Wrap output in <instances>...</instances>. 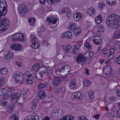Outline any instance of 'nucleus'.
<instances>
[{
    "label": "nucleus",
    "instance_id": "f257e3e1",
    "mask_svg": "<svg viewBox=\"0 0 120 120\" xmlns=\"http://www.w3.org/2000/svg\"><path fill=\"white\" fill-rule=\"evenodd\" d=\"M106 22L109 27L117 28L120 26V16L114 13L110 14L107 16Z\"/></svg>",
    "mask_w": 120,
    "mask_h": 120
},
{
    "label": "nucleus",
    "instance_id": "f03ea898",
    "mask_svg": "<svg viewBox=\"0 0 120 120\" xmlns=\"http://www.w3.org/2000/svg\"><path fill=\"white\" fill-rule=\"evenodd\" d=\"M18 12L19 14L23 17L26 14L28 13L29 10L28 7L25 5L22 4L18 7Z\"/></svg>",
    "mask_w": 120,
    "mask_h": 120
},
{
    "label": "nucleus",
    "instance_id": "dca6fc26",
    "mask_svg": "<svg viewBox=\"0 0 120 120\" xmlns=\"http://www.w3.org/2000/svg\"><path fill=\"white\" fill-rule=\"evenodd\" d=\"M61 37L63 38L65 37L68 39L71 38L73 37L71 31H67L62 35Z\"/></svg>",
    "mask_w": 120,
    "mask_h": 120
},
{
    "label": "nucleus",
    "instance_id": "6e6552de",
    "mask_svg": "<svg viewBox=\"0 0 120 120\" xmlns=\"http://www.w3.org/2000/svg\"><path fill=\"white\" fill-rule=\"evenodd\" d=\"M103 71L104 74L109 75L112 74L113 71L112 69V67L109 65L105 66L103 68Z\"/></svg>",
    "mask_w": 120,
    "mask_h": 120
},
{
    "label": "nucleus",
    "instance_id": "8fccbe9b",
    "mask_svg": "<svg viewBox=\"0 0 120 120\" xmlns=\"http://www.w3.org/2000/svg\"><path fill=\"white\" fill-rule=\"evenodd\" d=\"M6 90L4 89H2L0 90V95H5Z\"/></svg>",
    "mask_w": 120,
    "mask_h": 120
},
{
    "label": "nucleus",
    "instance_id": "3c124183",
    "mask_svg": "<svg viewBox=\"0 0 120 120\" xmlns=\"http://www.w3.org/2000/svg\"><path fill=\"white\" fill-rule=\"evenodd\" d=\"M5 79H3L0 80V87L3 86L5 82Z\"/></svg>",
    "mask_w": 120,
    "mask_h": 120
},
{
    "label": "nucleus",
    "instance_id": "6ab92c4d",
    "mask_svg": "<svg viewBox=\"0 0 120 120\" xmlns=\"http://www.w3.org/2000/svg\"><path fill=\"white\" fill-rule=\"evenodd\" d=\"M32 42L31 47L34 49H37L39 46V44L37 42L36 40L34 39H32L30 40Z\"/></svg>",
    "mask_w": 120,
    "mask_h": 120
},
{
    "label": "nucleus",
    "instance_id": "473e14b6",
    "mask_svg": "<svg viewBox=\"0 0 120 120\" xmlns=\"http://www.w3.org/2000/svg\"><path fill=\"white\" fill-rule=\"evenodd\" d=\"M74 117L71 115H68L65 116L64 117L63 120H72L74 119Z\"/></svg>",
    "mask_w": 120,
    "mask_h": 120
},
{
    "label": "nucleus",
    "instance_id": "4c0bfd02",
    "mask_svg": "<svg viewBox=\"0 0 120 120\" xmlns=\"http://www.w3.org/2000/svg\"><path fill=\"white\" fill-rule=\"evenodd\" d=\"M15 114L13 115L10 118L9 120H19V118Z\"/></svg>",
    "mask_w": 120,
    "mask_h": 120
},
{
    "label": "nucleus",
    "instance_id": "4468645a",
    "mask_svg": "<svg viewBox=\"0 0 120 120\" xmlns=\"http://www.w3.org/2000/svg\"><path fill=\"white\" fill-rule=\"evenodd\" d=\"M39 116L36 114H34L30 116L27 117L24 120H39Z\"/></svg>",
    "mask_w": 120,
    "mask_h": 120
},
{
    "label": "nucleus",
    "instance_id": "7ed1b4c3",
    "mask_svg": "<svg viewBox=\"0 0 120 120\" xmlns=\"http://www.w3.org/2000/svg\"><path fill=\"white\" fill-rule=\"evenodd\" d=\"M13 77L15 79L16 83H19L22 82L23 78L22 74L19 71H17L14 73Z\"/></svg>",
    "mask_w": 120,
    "mask_h": 120
},
{
    "label": "nucleus",
    "instance_id": "39448f33",
    "mask_svg": "<svg viewBox=\"0 0 120 120\" xmlns=\"http://www.w3.org/2000/svg\"><path fill=\"white\" fill-rule=\"evenodd\" d=\"M24 36L22 33H17L15 34L12 37V41H21L23 42L25 41L24 39Z\"/></svg>",
    "mask_w": 120,
    "mask_h": 120
},
{
    "label": "nucleus",
    "instance_id": "2eb2a0df",
    "mask_svg": "<svg viewBox=\"0 0 120 120\" xmlns=\"http://www.w3.org/2000/svg\"><path fill=\"white\" fill-rule=\"evenodd\" d=\"M13 94L12 92V90L11 89L6 90L5 95L4 96L3 98L4 99H7L9 97H10L11 99V96H12V94Z\"/></svg>",
    "mask_w": 120,
    "mask_h": 120
},
{
    "label": "nucleus",
    "instance_id": "0eeeda50",
    "mask_svg": "<svg viewBox=\"0 0 120 120\" xmlns=\"http://www.w3.org/2000/svg\"><path fill=\"white\" fill-rule=\"evenodd\" d=\"M36 96L39 99L41 98L43 99L45 97L46 95L45 91L43 90H40L37 91L36 94Z\"/></svg>",
    "mask_w": 120,
    "mask_h": 120
},
{
    "label": "nucleus",
    "instance_id": "393cba45",
    "mask_svg": "<svg viewBox=\"0 0 120 120\" xmlns=\"http://www.w3.org/2000/svg\"><path fill=\"white\" fill-rule=\"evenodd\" d=\"M47 68L45 66L41 67L39 68L40 70V71L39 72V73L41 74L44 75L45 74L47 71Z\"/></svg>",
    "mask_w": 120,
    "mask_h": 120
},
{
    "label": "nucleus",
    "instance_id": "13d9d810",
    "mask_svg": "<svg viewBox=\"0 0 120 120\" xmlns=\"http://www.w3.org/2000/svg\"><path fill=\"white\" fill-rule=\"evenodd\" d=\"M40 31L42 32H43L45 31V29L43 27H41L38 28V32Z\"/></svg>",
    "mask_w": 120,
    "mask_h": 120
},
{
    "label": "nucleus",
    "instance_id": "5fc2aeb1",
    "mask_svg": "<svg viewBox=\"0 0 120 120\" xmlns=\"http://www.w3.org/2000/svg\"><path fill=\"white\" fill-rule=\"evenodd\" d=\"M89 51H88L86 52L84 54V57L87 58H89Z\"/></svg>",
    "mask_w": 120,
    "mask_h": 120
},
{
    "label": "nucleus",
    "instance_id": "a211bd4d",
    "mask_svg": "<svg viewBox=\"0 0 120 120\" xmlns=\"http://www.w3.org/2000/svg\"><path fill=\"white\" fill-rule=\"evenodd\" d=\"M79 46L78 44H75L74 45V48L73 49L71 52L74 54H77L79 52Z\"/></svg>",
    "mask_w": 120,
    "mask_h": 120
},
{
    "label": "nucleus",
    "instance_id": "680f3d73",
    "mask_svg": "<svg viewBox=\"0 0 120 120\" xmlns=\"http://www.w3.org/2000/svg\"><path fill=\"white\" fill-rule=\"evenodd\" d=\"M66 12L67 13V16L68 17H70L71 15V12L69 11L68 8V10Z\"/></svg>",
    "mask_w": 120,
    "mask_h": 120
},
{
    "label": "nucleus",
    "instance_id": "ea45409f",
    "mask_svg": "<svg viewBox=\"0 0 120 120\" xmlns=\"http://www.w3.org/2000/svg\"><path fill=\"white\" fill-rule=\"evenodd\" d=\"M116 74H113L112 73V74H110L109 75V77L111 80L113 81L116 79Z\"/></svg>",
    "mask_w": 120,
    "mask_h": 120
},
{
    "label": "nucleus",
    "instance_id": "423d86ee",
    "mask_svg": "<svg viewBox=\"0 0 120 120\" xmlns=\"http://www.w3.org/2000/svg\"><path fill=\"white\" fill-rule=\"evenodd\" d=\"M77 63L79 64H83L86 62V58L82 54H79L77 57Z\"/></svg>",
    "mask_w": 120,
    "mask_h": 120
},
{
    "label": "nucleus",
    "instance_id": "f3484780",
    "mask_svg": "<svg viewBox=\"0 0 120 120\" xmlns=\"http://www.w3.org/2000/svg\"><path fill=\"white\" fill-rule=\"evenodd\" d=\"M59 109H56L53 110L51 113V118L53 119H56L58 117L59 113Z\"/></svg>",
    "mask_w": 120,
    "mask_h": 120
},
{
    "label": "nucleus",
    "instance_id": "20e7f679",
    "mask_svg": "<svg viewBox=\"0 0 120 120\" xmlns=\"http://www.w3.org/2000/svg\"><path fill=\"white\" fill-rule=\"evenodd\" d=\"M10 26L9 21L6 18L0 20V30H5L8 28Z\"/></svg>",
    "mask_w": 120,
    "mask_h": 120
},
{
    "label": "nucleus",
    "instance_id": "9d476101",
    "mask_svg": "<svg viewBox=\"0 0 120 120\" xmlns=\"http://www.w3.org/2000/svg\"><path fill=\"white\" fill-rule=\"evenodd\" d=\"M71 97L72 99L74 98H78L79 100H81L83 98L82 94L79 92H75L72 94Z\"/></svg>",
    "mask_w": 120,
    "mask_h": 120
},
{
    "label": "nucleus",
    "instance_id": "de8ad7c7",
    "mask_svg": "<svg viewBox=\"0 0 120 120\" xmlns=\"http://www.w3.org/2000/svg\"><path fill=\"white\" fill-rule=\"evenodd\" d=\"M46 71L45 73L46 75L48 77L50 76L52 74V70H47Z\"/></svg>",
    "mask_w": 120,
    "mask_h": 120
},
{
    "label": "nucleus",
    "instance_id": "864d4df0",
    "mask_svg": "<svg viewBox=\"0 0 120 120\" xmlns=\"http://www.w3.org/2000/svg\"><path fill=\"white\" fill-rule=\"evenodd\" d=\"M114 55H113V54H110L108 57V60H111L113 58Z\"/></svg>",
    "mask_w": 120,
    "mask_h": 120
},
{
    "label": "nucleus",
    "instance_id": "7c9ffc66",
    "mask_svg": "<svg viewBox=\"0 0 120 120\" xmlns=\"http://www.w3.org/2000/svg\"><path fill=\"white\" fill-rule=\"evenodd\" d=\"M69 28L71 31H73L76 27V24L72 22H71L69 24Z\"/></svg>",
    "mask_w": 120,
    "mask_h": 120
},
{
    "label": "nucleus",
    "instance_id": "49530a36",
    "mask_svg": "<svg viewBox=\"0 0 120 120\" xmlns=\"http://www.w3.org/2000/svg\"><path fill=\"white\" fill-rule=\"evenodd\" d=\"M38 66H37L36 64H35L31 68V69L33 71H37L39 69V68L38 67Z\"/></svg>",
    "mask_w": 120,
    "mask_h": 120
},
{
    "label": "nucleus",
    "instance_id": "9b49d317",
    "mask_svg": "<svg viewBox=\"0 0 120 120\" xmlns=\"http://www.w3.org/2000/svg\"><path fill=\"white\" fill-rule=\"evenodd\" d=\"M92 40L94 43L97 45L100 44L102 41V39L101 37L98 36L94 37L93 38Z\"/></svg>",
    "mask_w": 120,
    "mask_h": 120
},
{
    "label": "nucleus",
    "instance_id": "2f4dec72",
    "mask_svg": "<svg viewBox=\"0 0 120 120\" xmlns=\"http://www.w3.org/2000/svg\"><path fill=\"white\" fill-rule=\"evenodd\" d=\"M105 4L103 2H99L98 4V9L100 10H102L104 7Z\"/></svg>",
    "mask_w": 120,
    "mask_h": 120
},
{
    "label": "nucleus",
    "instance_id": "bf43d9fd",
    "mask_svg": "<svg viewBox=\"0 0 120 120\" xmlns=\"http://www.w3.org/2000/svg\"><path fill=\"white\" fill-rule=\"evenodd\" d=\"M36 75H37V74L33 72L32 73V77H31L32 78V79L33 81L34 80V79L36 78Z\"/></svg>",
    "mask_w": 120,
    "mask_h": 120
},
{
    "label": "nucleus",
    "instance_id": "338daca9",
    "mask_svg": "<svg viewBox=\"0 0 120 120\" xmlns=\"http://www.w3.org/2000/svg\"><path fill=\"white\" fill-rule=\"evenodd\" d=\"M89 58H91L93 57L94 55V53L91 51H89Z\"/></svg>",
    "mask_w": 120,
    "mask_h": 120
},
{
    "label": "nucleus",
    "instance_id": "a878e982",
    "mask_svg": "<svg viewBox=\"0 0 120 120\" xmlns=\"http://www.w3.org/2000/svg\"><path fill=\"white\" fill-rule=\"evenodd\" d=\"M95 10L92 7L89 8L88 10L87 13L90 15H94L95 14Z\"/></svg>",
    "mask_w": 120,
    "mask_h": 120
},
{
    "label": "nucleus",
    "instance_id": "c756f323",
    "mask_svg": "<svg viewBox=\"0 0 120 120\" xmlns=\"http://www.w3.org/2000/svg\"><path fill=\"white\" fill-rule=\"evenodd\" d=\"M107 2L109 5H116L117 4L116 0H107Z\"/></svg>",
    "mask_w": 120,
    "mask_h": 120
},
{
    "label": "nucleus",
    "instance_id": "a19ab883",
    "mask_svg": "<svg viewBox=\"0 0 120 120\" xmlns=\"http://www.w3.org/2000/svg\"><path fill=\"white\" fill-rule=\"evenodd\" d=\"M14 105L12 104H10L7 107V110H8L9 112H11L12 111L13 108V106H14Z\"/></svg>",
    "mask_w": 120,
    "mask_h": 120
},
{
    "label": "nucleus",
    "instance_id": "1a4fd4ad",
    "mask_svg": "<svg viewBox=\"0 0 120 120\" xmlns=\"http://www.w3.org/2000/svg\"><path fill=\"white\" fill-rule=\"evenodd\" d=\"M11 48L14 50L18 51L21 49L22 45H21L16 43H14L11 44Z\"/></svg>",
    "mask_w": 120,
    "mask_h": 120
},
{
    "label": "nucleus",
    "instance_id": "c9c22d12",
    "mask_svg": "<svg viewBox=\"0 0 120 120\" xmlns=\"http://www.w3.org/2000/svg\"><path fill=\"white\" fill-rule=\"evenodd\" d=\"M7 4L5 0H0V5L1 7H6Z\"/></svg>",
    "mask_w": 120,
    "mask_h": 120
},
{
    "label": "nucleus",
    "instance_id": "bb28decb",
    "mask_svg": "<svg viewBox=\"0 0 120 120\" xmlns=\"http://www.w3.org/2000/svg\"><path fill=\"white\" fill-rule=\"evenodd\" d=\"M91 82L88 79H85L83 80V85L84 86H87L91 85Z\"/></svg>",
    "mask_w": 120,
    "mask_h": 120
},
{
    "label": "nucleus",
    "instance_id": "f8f14e48",
    "mask_svg": "<svg viewBox=\"0 0 120 120\" xmlns=\"http://www.w3.org/2000/svg\"><path fill=\"white\" fill-rule=\"evenodd\" d=\"M12 96H11V100L12 101H15V102H17L18 99L21 96V94L19 93H13L12 94Z\"/></svg>",
    "mask_w": 120,
    "mask_h": 120
},
{
    "label": "nucleus",
    "instance_id": "f704fd0d",
    "mask_svg": "<svg viewBox=\"0 0 120 120\" xmlns=\"http://www.w3.org/2000/svg\"><path fill=\"white\" fill-rule=\"evenodd\" d=\"M80 29L76 27L73 30V33L75 35H77L80 33Z\"/></svg>",
    "mask_w": 120,
    "mask_h": 120
},
{
    "label": "nucleus",
    "instance_id": "5701e85b",
    "mask_svg": "<svg viewBox=\"0 0 120 120\" xmlns=\"http://www.w3.org/2000/svg\"><path fill=\"white\" fill-rule=\"evenodd\" d=\"M75 20L80 21L82 19V17L80 14L77 13L75 14L73 16Z\"/></svg>",
    "mask_w": 120,
    "mask_h": 120
},
{
    "label": "nucleus",
    "instance_id": "69168bd1",
    "mask_svg": "<svg viewBox=\"0 0 120 120\" xmlns=\"http://www.w3.org/2000/svg\"><path fill=\"white\" fill-rule=\"evenodd\" d=\"M68 8H64V9L63 10L61 11V14H63L66 12L68 10Z\"/></svg>",
    "mask_w": 120,
    "mask_h": 120
},
{
    "label": "nucleus",
    "instance_id": "a18cd8bd",
    "mask_svg": "<svg viewBox=\"0 0 120 120\" xmlns=\"http://www.w3.org/2000/svg\"><path fill=\"white\" fill-rule=\"evenodd\" d=\"M43 75L42 74H41L39 72L38 74H37L36 75V78L38 79H40L41 80L43 77Z\"/></svg>",
    "mask_w": 120,
    "mask_h": 120
},
{
    "label": "nucleus",
    "instance_id": "79ce46f5",
    "mask_svg": "<svg viewBox=\"0 0 120 120\" xmlns=\"http://www.w3.org/2000/svg\"><path fill=\"white\" fill-rule=\"evenodd\" d=\"M61 69H62V70L65 71L67 69H68V70H70V67L69 65H66L64 66Z\"/></svg>",
    "mask_w": 120,
    "mask_h": 120
},
{
    "label": "nucleus",
    "instance_id": "37998d69",
    "mask_svg": "<svg viewBox=\"0 0 120 120\" xmlns=\"http://www.w3.org/2000/svg\"><path fill=\"white\" fill-rule=\"evenodd\" d=\"M88 95L91 100L94 99V92H93L92 91L89 92L88 93Z\"/></svg>",
    "mask_w": 120,
    "mask_h": 120
},
{
    "label": "nucleus",
    "instance_id": "6e6d98bb",
    "mask_svg": "<svg viewBox=\"0 0 120 120\" xmlns=\"http://www.w3.org/2000/svg\"><path fill=\"white\" fill-rule=\"evenodd\" d=\"M48 3L50 5L52 4L53 3H55V1L54 0H47Z\"/></svg>",
    "mask_w": 120,
    "mask_h": 120
},
{
    "label": "nucleus",
    "instance_id": "603ef678",
    "mask_svg": "<svg viewBox=\"0 0 120 120\" xmlns=\"http://www.w3.org/2000/svg\"><path fill=\"white\" fill-rule=\"evenodd\" d=\"M78 118L79 120H87V118L83 116H79L78 117Z\"/></svg>",
    "mask_w": 120,
    "mask_h": 120
},
{
    "label": "nucleus",
    "instance_id": "e2e57ef3",
    "mask_svg": "<svg viewBox=\"0 0 120 120\" xmlns=\"http://www.w3.org/2000/svg\"><path fill=\"white\" fill-rule=\"evenodd\" d=\"M65 88L64 87H62L61 88L60 90L61 93L64 94L65 93Z\"/></svg>",
    "mask_w": 120,
    "mask_h": 120
},
{
    "label": "nucleus",
    "instance_id": "cd10ccee",
    "mask_svg": "<svg viewBox=\"0 0 120 120\" xmlns=\"http://www.w3.org/2000/svg\"><path fill=\"white\" fill-rule=\"evenodd\" d=\"M115 48L116 49H120V41H115L114 44Z\"/></svg>",
    "mask_w": 120,
    "mask_h": 120
},
{
    "label": "nucleus",
    "instance_id": "58836bf2",
    "mask_svg": "<svg viewBox=\"0 0 120 120\" xmlns=\"http://www.w3.org/2000/svg\"><path fill=\"white\" fill-rule=\"evenodd\" d=\"M96 22L98 24L100 23L102 21V19L99 16H97L95 19Z\"/></svg>",
    "mask_w": 120,
    "mask_h": 120
},
{
    "label": "nucleus",
    "instance_id": "aec40b11",
    "mask_svg": "<svg viewBox=\"0 0 120 120\" xmlns=\"http://www.w3.org/2000/svg\"><path fill=\"white\" fill-rule=\"evenodd\" d=\"M47 21L48 22V23H50L51 25L52 26H56L57 24V21L55 19H50L49 18H48L47 19Z\"/></svg>",
    "mask_w": 120,
    "mask_h": 120
},
{
    "label": "nucleus",
    "instance_id": "774afa93",
    "mask_svg": "<svg viewBox=\"0 0 120 120\" xmlns=\"http://www.w3.org/2000/svg\"><path fill=\"white\" fill-rule=\"evenodd\" d=\"M32 80V79H29V80L28 79L27 80L26 82L29 84H31L33 82V81H34Z\"/></svg>",
    "mask_w": 120,
    "mask_h": 120
},
{
    "label": "nucleus",
    "instance_id": "0e129e2a",
    "mask_svg": "<svg viewBox=\"0 0 120 120\" xmlns=\"http://www.w3.org/2000/svg\"><path fill=\"white\" fill-rule=\"evenodd\" d=\"M116 61L117 63L120 64V55L116 59Z\"/></svg>",
    "mask_w": 120,
    "mask_h": 120
},
{
    "label": "nucleus",
    "instance_id": "09e8293b",
    "mask_svg": "<svg viewBox=\"0 0 120 120\" xmlns=\"http://www.w3.org/2000/svg\"><path fill=\"white\" fill-rule=\"evenodd\" d=\"M32 73H30V71H27L26 74L28 78L29 79H31V77H32Z\"/></svg>",
    "mask_w": 120,
    "mask_h": 120
},
{
    "label": "nucleus",
    "instance_id": "4be33fe9",
    "mask_svg": "<svg viewBox=\"0 0 120 120\" xmlns=\"http://www.w3.org/2000/svg\"><path fill=\"white\" fill-rule=\"evenodd\" d=\"M70 86L74 90L76 89L77 88V85L75 79H72L70 82Z\"/></svg>",
    "mask_w": 120,
    "mask_h": 120
},
{
    "label": "nucleus",
    "instance_id": "c85d7f7f",
    "mask_svg": "<svg viewBox=\"0 0 120 120\" xmlns=\"http://www.w3.org/2000/svg\"><path fill=\"white\" fill-rule=\"evenodd\" d=\"M114 38L118 39L120 38V30L116 32L113 36Z\"/></svg>",
    "mask_w": 120,
    "mask_h": 120
},
{
    "label": "nucleus",
    "instance_id": "ddd939ff",
    "mask_svg": "<svg viewBox=\"0 0 120 120\" xmlns=\"http://www.w3.org/2000/svg\"><path fill=\"white\" fill-rule=\"evenodd\" d=\"M62 80L60 77H54L53 79V84L56 86L58 85L61 83Z\"/></svg>",
    "mask_w": 120,
    "mask_h": 120
},
{
    "label": "nucleus",
    "instance_id": "b1692460",
    "mask_svg": "<svg viewBox=\"0 0 120 120\" xmlns=\"http://www.w3.org/2000/svg\"><path fill=\"white\" fill-rule=\"evenodd\" d=\"M14 54L13 52L9 51L7 55H5L4 56L5 59L9 60L10 59L12 58Z\"/></svg>",
    "mask_w": 120,
    "mask_h": 120
},
{
    "label": "nucleus",
    "instance_id": "4d7b16f0",
    "mask_svg": "<svg viewBox=\"0 0 120 120\" xmlns=\"http://www.w3.org/2000/svg\"><path fill=\"white\" fill-rule=\"evenodd\" d=\"M37 106V105L36 103L34 104L31 107V109L33 110H35Z\"/></svg>",
    "mask_w": 120,
    "mask_h": 120
},
{
    "label": "nucleus",
    "instance_id": "c03bdc74",
    "mask_svg": "<svg viewBox=\"0 0 120 120\" xmlns=\"http://www.w3.org/2000/svg\"><path fill=\"white\" fill-rule=\"evenodd\" d=\"M46 85L44 83H40L38 84V87L39 89H41L45 88L46 87Z\"/></svg>",
    "mask_w": 120,
    "mask_h": 120
},
{
    "label": "nucleus",
    "instance_id": "052dcab7",
    "mask_svg": "<svg viewBox=\"0 0 120 120\" xmlns=\"http://www.w3.org/2000/svg\"><path fill=\"white\" fill-rule=\"evenodd\" d=\"M115 50L114 49L112 48H111L110 50V54L115 55Z\"/></svg>",
    "mask_w": 120,
    "mask_h": 120
},
{
    "label": "nucleus",
    "instance_id": "72a5a7b5",
    "mask_svg": "<svg viewBox=\"0 0 120 120\" xmlns=\"http://www.w3.org/2000/svg\"><path fill=\"white\" fill-rule=\"evenodd\" d=\"M8 71L7 68H3L0 69V72L2 74H6Z\"/></svg>",
    "mask_w": 120,
    "mask_h": 120
},
{
    "label": "nucleus",
    "instance_id": "e433bc0d",
    "mask_svg": "<svg viewBox=\"0 0 120 120\" xmlns=\"http://www.w3.org/2000/svg\"><path fill=\"white\" fill-rule=\"evenodd\" d=\"M84 46L86 48H88L89 50H91L92 47L90 43L88 42H86L85 43Z\"/></svg>",
    "mask_w": 120,
    "mask_h": 120
},
{
    "label": "nucleus",
    "instance_id": "412c9836",
    "mask_svg": "<svg viewBox=\"0 0 120 120\" xmlns=\"http://www.w3.org/2000/svg\"><path fill=\"white\" fill-rule=\"evenodd\" d=\"M1 9H0V15L2 16H4L7 13V6L1 7Z\"/></svg>",
    "mask_w": 120,
    "mask_h": 120
}]
</instances>
